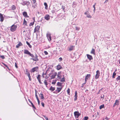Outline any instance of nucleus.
Returning a JSON list of instances; mask_svg holds the SVG:
<instances>
[{
  "mask_svg": "<svg viewBox=\"0 0 120 120\" xmlns=\"http://www.w3.org/2000/svg\"><path fill=\"white\" fill-rule=\"evenodd\" d=\"M50 70H51L50 69L49 71H50V72L49 73L48 75L50 77V79H54L55 78V76L57 75V73L54 71L51 70L50 71Z\"/></svg>",
  "mask_w": 120,
  "mask_h": 120,
  "instance_id": "obj_1",
  "label": "nucleus"
},
{
  "mask_svg": "<svg viewBox=\"0 0 120 120\" xmlns=\"http://www.w3.org/2000/svg\"><path fill=\"white\" fill-rule=\"evenodd\" d=\"M48 71H48V70H47L46 71L45 73L43 72L42 75V77L44 78L45 77V78L46 79H48L49 78V76L46 75L47 74L49 73Z\"/></svg>",
  "mask_w": 120,
  "mask_h": 120,
  "instance_id": "obj_2",
  "label": "nucleus"
},
{
  "mask_svg": "<svg viewBox=\"0 0 120 120\" xmlns=\"http://www.w3.org/2000/svg\"><path fill=\"white\" fill-rule=\"evenodd\" d=\"M17 26L15 25H13L11 27L10 30L12 32L15 31L16 29Z\"/></svg>",
  "mask_w": 120,
  "mask_h": 120,
  "instance_id": "obj_3",
  "label": "nucleus"
},
{
  "mask_svg": "<svg viewBox=\"0 0 120 120\" xmlns=\"http://www.w3.org/2000/svg\"><path fill=\"white\" fill-rule=\"evenodd\" d=\"M32 7L34 8H35L37 6V4L36 3V0H32Z\"/></svg>",
  "mask_w": 120,
  "mask_h": 120,
  "instance_id": "obj_4",
  "label": "nucleus"
},
{
  "mask_svg": "<svg viewBox=\"0 0 120 120\" xmlns=\"http://www.w3.org/2000/svg\"><path fill=\"white\" fill-rule=\"evenodd\" d=\"M40 28V26H37L34 29V33L38 32Z\"/></svg>",
  "mask_w": 120,
  "mask_h": 120,
  "instance_id": "obj_5",
  "label": "nucleus"
},
{
  "mask_svg": "<svg viewBox=\"0 0 120 120\" xmlns=\"http://www.w3.org/2000/svg\"><path fill=\"white\" fill-rule=\"evenodd\" d=\"M90 74H87L86 76H85V83L84 84H85L86 83V82L87 80H88V79L90 77Z\"/></svg>",
  "mask_w": 120,
  "mask_h": 120,
  "instance_id": "obj_6",
  "label": "nucleus"
},
{
  "mask_svg": "<svg viewBox=\"0 0 120 120\" xmlns=\"http://www.w3.org/2000/svg\"><path fill=\"white\" fill-rule=\"evenodd\" d=\"M46 36L49 41H50L51 40V34L49 33H48L46 34Z\"/></svg>",
  "mask_w": 120,
  "mask_h": 120,
  "instance_id": "obj_7",
  "label": "nucleus"
},
{
  "mask_svg": "<svg viewBox=\"0 0 120 120\" xmlns=\"http://www.w3.org/2000/svg\"><path fill=\"white\" fill-rule=\"evenodd\" d=\"M96 74L95 76V79H97L99 78L100 75V72L99 70H97L96 72Z\"/></svg>",
  "mask_w": 120,
  "mask_h": 120,
  "instance_id": "obj_8",
  "label": "nucleus"
},
{
  "mask_svg": "<svg viewBox=\"0 0 120 120\" xmlns=\"http://www.w3.org/2000/svg\"><path fill=\"white\" fill-rule=\"evenodd\" d=\"M74 114L75 117L77 118H78L80 115L78 112L76 111L74 112Z\"/></svg>",
  "mask_w": 120,
  "mask_h": 120,
  "instance_id": "obj_9",
  "label": "nucleus"
},
{
  "mask_svg": "<svg viewBox=\"0 0 120 120\" xmlns=\"http://www.w3.org/2000/svg\"><path fill=\"white\" fill-rule=\"evenodd\" d=\"M38 70V67L34 68H32L31 71V72H34L35 71H37Z\"/></svg>",
  "mask_w": 120,
  "mask_h": 120,
  "instance_id": "obj_10",
  "label": "nucleus"
},
{
  "mask_svg": "<svg viewBox=\"0 0 120 120\" xmlns=\"http://www.w3.org/2000/svg\"><path fill=\"white\" fill-rule=\"evenodd\" d=\"M62 89L61 88H57L56 90L54 92V93H57L59 92Z\"/></svg>",
  "mask_w": 120,
  "mask_h": 120,
  "instance_id": "obj_11",
  "label": "nucleus"
},
{
  "mask_svg": "<svg viewBox=\"0 0 120 120\" xmlns=\"http://www.w3.org/2000/svg\"><path fill=\"white\" fill-rule=\"evenodd\" d=\"M57 76L58 77L57 79H61L62 77L60 72H59L58 73L57 75Z\"/></svg>",
  "mask_w": 120,
  "mask_h": 120,
  "instance_id": "obj_12",
  "label": "nucleus"
},
{
  "mask_svg": "<svg viewBox=\"0 0 120 120\" xmlns=\"http://www.w3.org/2000/svg\"><path fill=\"white\" fill-rule=\"evenodd\" d=\"M22 15L25 18H29V16L28 15L27 12L26 11L23 12Z\"/></svg>",
  "mask_w": 120,
  "mask_h": 120,
  "instance_id": "obj_13",
  "label": "nucleus"
},
{
  "mask_svg": "<svg viewBox=\"0 0 120 120\" xmlns=\"http://www.w3.org/2000/svg\"><path fill=\"white\" fill-rule=\"evenodd\" d=\"M75 48V46L71 45L69 48L68 50L69 51H71L73 50Z\"/></svg>",
  "mask_w": 120,
  "mask_h": 120,
  "instance_id": "obj_14",
  "label": "nucleus"
},
{
  "mask_svg": "<svg viewBox=\"0 0 120 120\" xmlns=\"http://www.w3.org/2000/svg\"><path fill=\"white\" fill-rule=\"evenodd\" d=\"M40 78H41V75H38L37 77V79H38L40 83V84H41L42 83L41 82V81Z\"/></svg>",
  "mask_w": 120,
  "mask_h": 120,
  "instance_id": "obj_15",
  "label": "nucleus"
},
{
  "mask_svg": "<svg viewBox=\"0 0 120 120\" xmlns=\"http://www.w3.org/2000/svg\"><path fill=\"white\" fill-rule=\"evenodd\" d=\"M39 97L42 100V101H43L44 99L43 94L42 93H41L39 95Z\"/></svg>",
  "mask_w": 120,
  "mask_h": 120,
  "instance_id": "obj_16",
  "label": "nucleus"
},
{
  "mask_svg": "<svg viewBox=\"0 0 120 120\" xmlns=\"http://www.w3.org/2000/svg\"><path fill=\"white\" fill-rule=\"evenodd\" d=\"M87 57L90 60H91L93 59L92 57L89 54H87Z\"/></svg>",
  "mask_w": 120,
  "mask_h": 120,
  "instance_id": "obj_17",
  "label": "nucleus"
},
{
  "mask_svg": "<svg viewBox=\"0 0 120 120\" xmlns=\"http://www.w3.org/2000/svg\"><path fill=\"white\" fill-rule=\"evenodd\" d=\"M75 95L74 96L75 98L74 99V100L75 101L77 99V93L76 91L75 93Z\"/></svg>",
  "mask_w": 120,
  "mask_h": 120,
  "instance_id": "obj_18",
  "label": "nucleus"
},
{
  "mask_svg": "<svg viewBox=\"0 0 120 120\" xmlns=\"http://www.w3.org/2000/svg\"><path fill=\"white\" fill-rule=\"evenodd\" d=\"M0 21L2 22L3 21L4 18L3 15L0 13Z\"/></svg>",
  "mask_w": 120,
  "mask_h": 120,
  "instance_id": "obj_19",
  "label": "nucleus"
},
{
  "mask_svg": "<svg viewBox=\"0 0 120 120\" xmlns=\"http://www.w3.org/2000/svg\"><path fill=\"white\" fill-rule=\"evenodd\" d=\"M31 60H33L35 61H37L38 60V59L37 58V55H36V56L34 58H31Z\"/></svg>",
  "mask_w": 120,
  "mask_h": 120,
  "instance_id": "obj_20",
  "label": "nucleus"
},
{
  "mask_svg": "<svg viewBox=\"0 0 120 120\" xmlns=\"http://www.w3.org/2000/svg\"><path fill=\"white\" fill-rule=\"evenodd\" d=\"M45 18L46 20H48L50 19L49 16L48 15H46L45 16Z\"/></svg>",
  "mask_w": 120,
  "mask_h": 120,
  "instance_id": "obj_21",
  "label": "nucleus"
},
{
  "mask_svg": "<svg viewBox=\"0 0 120 120\" xmlns=\"http://www.w3.org/2000/svg\"><path fill=\"white\" fill-rule=\"evenodd\" d=\"M32 19L33 20V21L32 22H31V23H30L29 24V26H32L33 25L34 23V22L35 21V18L34 17H33L32 18Z\"/></svg>",
  "mask_w": 120,
  "mask_h": 120,
  "instance_id": "obj_22",
  "label": "nucleus"
},
{
  "mask_svg": "<svg viewBox=\"0 0 120 120\" xmlns=\"http://www.w3.org/2000/svg\"><path fill=\"white\" fill-rule=\"evenodd\" d=\"M30 53V52L27 50H24V53L25 54L29 55Z\"/></svg>",
  "mask_w": 120,
  "mask_h": 120,
  "instance_id": "obj_23",
  "label": "nucleus"
},
{
  "mask_svg": "<svg viewBox=\"0 0 120 120\" xmlns=\"http://www.w3.org/2000/svg\"><path fill=\"white\" fill-rule=\"evenodd\" d=\"M90 53L91 54H93L94 55H95V50L93 48L92 49V50L91 51Z\"/></svg>",
  "mask_w": 120,
  "mask_h": 120,
  "instance_id": "obj_24",
  "label": "nucleus"
},
{
  "mask_svg": "<svg viewBox=\"0 0 120 120\" xmlns=\"http://www.w3.org/2000/svg\"><path fill=\"white\" fill-rule=\"evenodd\" d=\"M55 89V88L54 87H52V86H50L49 90L51 91H54Z\"/></svg>",
  "mask_w": 120,
  "mask_h": 120,
  "instance_id": "obj_25",
  "label": "nucleus"
},
{
  "mask_svg": "<svg viewBox=\"0 0 120 120\" xmlns=\"http://www.w3.org/2000/svg\"><path fill=\"white\" fill-rule=\"evenodd\" d=\"M22 45V43L21 42H19V43L16 45V48H18L19 46H21Z\"/></svg>",
  "mask_w": 120,
  "mask_h": 120,
  "instance_id": "obj_26",
  "label": "nucleus"
},
{
  "mask_svg": "<svg viewBox=\"0 0 120 120\" xmlns=\"http://www.w3.org/2000/svg\"><path fill=\"white\" fill-rule=\"evenodd\" d=\"M63 77H62V78L61 79V80L60 81L62 82H64L65 81V79L64 78V75H63Z\"/></svg>",
  "mask_w": 120,
  "mask_h": 120,
  "instance_id": "obj_27",
  "label": "nucleus"
},
{
  "mask_svg": "<svg viewBox=\"0 0 120 120\" xmlns=\"http://www.w3.org/2000/svg\"><path fill=\"white\" fill-rule=\"evenodd\" d=\"M61 68V67L60 65H58L56 66V69L58 70H59Z\"/></svg>",
  "mask_w": 120,
  "mask_h": 120,
  "instance_id": "obj_28",
  "label": "nucleus"
},
{
  "mask_svg": "<svg viewBox=\"0 0 120 120\" xmlns=\"http://www.w3.org/2000/svg\"><path fill=\"white\" fill-rule=\"evenodd\" d=\"M27 1H23L22 3H21V4L23 5H25L27 4Z\"/></svg>",
  "mask_w": 120,
  "mask_h": 120,
  "instance_id": "obj_29",
  "label": "nucleus"
},
{
  "mask_svg": "<svg viewBox=\"0 0 120 120\" xmlns=\"http://www.w3.org/2000/svg\"><path fill=\"white\" fill-rule=\"evenodd\" d=\"M27 22L25 20V19H24L23 20V24L24 25H27Z\"/></svg>",
  "mask_w": 120,
  "mask_h": 120,
  "instance_id": "obj_30",
  "label": "nucleus"
},
{
  "mask_svg": "<svg viewBox=\"0 0 120 120\" xmlns=\"http://www.w3.org/2000/svg\"><path fill=\"white\" fill-rule=\"evenodd\" d=\"M59 10V9H58V10H57V9H55L54 10H52L51 11V12L52 13H54L56 11L57 12Z\"/></svg>",
  "mask_w": 120,
  "mask_h": 120,
  "instance_id": "obj_31",
  "label": "nucleus"
},
{
  "mask_svg": "<svg viewBox=\"0 0 120 120\" xmlns=\"http://www.w3.org/2000/svg\"><path fill=\"white\" fill-rule=\"evenodd\" d=\"M11 8L12 10H15L16 9V7L14 5H13L11 6Z\"/></svg>",
  "mask_w": 120,
  "mask_h": 120,
  "instance_id": "obj_32",
  "label": "nucleus"
},
{
  "mask_svg": "<svg viewBox=\"0 0 120 120\" xmlns=\"http://www.w3.org/2000/svg\"><path fill=\"white\" fill-rule=\"evenodd\" d=\"M44 5L45 6V9H47L48 8V5L46 3H44Z\"/></svg>",
  "mask_w": 120,
  "mask_h": 120,
  "instance_id": "obj_33",
  "label": "nucleus"
},
{
  "mask_svg": "<svg viewBox=\"0 0 120 120\" xmlns=\"http://www.w3.org/2000/svg\"><path fill=\"white\" fill-rule=\"evenodd\" d=\"M116 73L115 72V71L113 73L112 75V77L113 78H115V76L116 75Z\"/></svg>",
  "mask_w": 120,
  "mask_h": 120,
  "instance_id": "obj_34",
  "label": "nucleus"
},
{
  "mask_svg": "<svg viewBox=\"0 0 120 120\" xmlns=\"http://www.w3.org/2000/svg\"><path fill=\"white\" fill-rule=\"evenodd\" d=\"M44 83L45 85L47 86V85H48V83L47 81L46 80H45L44 81Z\"/></svg>",
  "mask_w": 120,
  "mask_h": 120,
  "instance_id": "obj_35",
  "label": "nucleus"
},
{
  "mask_svg": "<svg viewBox=\"0 0 120 120\" xmlns=\"http://www.w3.org/2000/svg\"><path fill=\"white\" fill-rule=\"evenodd\" d=\"M76 30V31H79L80 29V28L79 27L76 26L75 27Z\"/></svg>",
  "mask_w": 120,
  "mask_h": 120,
  "instance_id": "obj_36",
  "label": "nucleus"
},
{
  "mask_svg": "<svg viewBox=\"0 0 120 120\" xmlns=\"http://www.w3.org/2000/svg\"><path fill=\"white\" fill-rule=\"evenodd\" d=\"M26 42L27 44L28 45L29 47L30 48H31L32 46L27 41H26Z\"/></svg>",
  "mask_w": 120,
  "mask_h": 120,
  "instance_id": "obj_37",
  "label": "nucleus"
},
{
  "mask_svg": "<svg viewBox=\"0 0 120 120\" xmlns=\"http://www.w3.org/2000/svg\"><path fill=\"white\" fill-rule=\"evenodd\" d=\"M57 85L59 86H61L62 85V83L60 82H58L57 83Z\"/></svg>",
  "mask_w": 120,
  "mask_h": 120,
  "instance_id": "obj_38",
  "label": "nucleus"
},
{
  "mask_svg": "<svg viewBox=\"0 0 120 120\" xmlns=\"http://www.w3.org/2000/svg\"><path fill=\"white\" fill-rule=\"evenodd\" d=\"M104 105L103 104L101 105L100 106V109H101L102 108H103L104 107Z\"/></svg>",
  "mask_w": 120,
  "mask_h": 120,
  "instance_id": "obj_39",
  "label": "nucleus"
},
{
  "mask_svg": "<svg viewBox=\"0 0 120 120\" xmlns=\"http://www.w3.org/2000/svg\"><path fill=\"white\" fill-rule=\"evenodd\" d=\"M35 96H36V98L37 100L39 99L38 96L37 95V92L36 91H35Z\"/></svg>",
  "mask_w": 120,
  "mask_h": 120,
  "instance_id": "obj_40",
  "label": "nucleus"
},
{
  "mask_svg": "<svg viewBox=\"0 0 120 120\" xmlns=\"http://www.w3.org/2000/svg\"><path fill=\"white\" fill-rule=\"evenodd\" d=\"M70 90L69 88H68V90H67V93L69 95L70 94Z\"/></svg>",
  "mask_w": 120,
  "mask_h": 120,
  "instance_id": "obj_41",
  "label": "nucleus"
},
{
  "mask_svg": "<svg viewBox=\"0 0 120 120\" xmlns=\"http://www.w3.org/2000/svg\"><path fill=\"white\" fill-rule=\"evenodd\" d=\"M115 102L116 103V105H118L119 104V101L118 100H116L115 101Z\"/></svg>",
  "mask_w": 120,
  "mask_h": 120,
  "instance_id": "obj_42",
  "label": "nucleus"
},
{
  "mask_svg": "<svg viewBox=\"0 0 120 120\" xmlns=\"http://www.w3.org/2000/svg\"><path fill=\"white\" fill-rule=\"evenodd\" d=\"M86 17H87L89 18H91L92 17L89 14H87L86 16Z\"/></svg>",
  "mask_w": 120,
  "mask_h": 120,
  "instance_id": "obj_43",
  "label": "nucleus"
},
{
  "mask_svg": "<svg viewBox=\"0 0 120 120\" xmlns=\"http://www.w3.org/2000/svg\"><path fill=\"white\" fill-rule=\"evenodd\" d=\"M120 80V76H119L118 77L116 78V80L117 81H118Z\"/></svg>",
  "mask_w": 120,
  "mask_h": 120,
  "instance_id": "obj_44",
  "label": "nucleus"
},
{
  "mask_svg": "<svg viewBox=\"0 0 120 120\" xmlns=\"http://www.w3.org/2000/svg\"><path fill=\"white\" fill-rule=\"evenodd\" d=\"M88 117L86 116L83 119V120H87L88 119Z\"/></svg>",
  "mask_w": 120,
  "mask_h": 120,
  "instance_id": "obj_45",
  "label": "nucleus"
},
{
  "mask_svg": "<svg viewBox=\"0 0 120 120\" xmlns=\"http://www.w3.org/2000/svg\"><path fill=\"white\" fill-rule=\"evenodd\" d=\"M29 55L32 57H34V55L31 53H30Z\"/></svg>",
  "mask_w": 120,
  "mask_h": 120,
  "instance_id": "obj_46",
  "label": "nucleus"
},
{
  "mask_svg": "<svg viewBox=\"0 0 120 120\" xmlns=\"http://www.w3.org/2000/svg\"><path fill=\"white\" fill-rule=\"evenodd\" d=\"M26 74L27 75L30 74L29 72L27 71V70H26Z\"/></svg>",
  "mask_w": 120,
  "mask_h": 120,
  "instance_id": "obj_47",
  "label": "nucleus"
},
{
  "mask_svg": "<svg viewBox=\"0 0 120 120\" xmlns=\"http://www.w3.org/2000/svg\"><path fill=\"white\" fill-rule=\"evenodd\" d=\"M0 57H1L2 59H4L5 58V57L3 55L1 56L0 55Z\"/></svg>",
  "mask_w": 120,
  "mask_h": 120,
  "instance_id": "obj_48",
  "label": "nucleus"
},
{
  "mask_svg": "<svg viewBox=\"0 0 120 120\" xmlns=\"http://www.w3.org/2000/svg\"><path fill=\"white\" fill-rule=\"evenodd\" d=\"M28 77L29 78V79L30 81L31 80V79H30V74L27 75Z\"/></svg>",
  "mask_w": 120,
  "mask_h": 120,
  "instance_id": "obj_49",
  "label": "nucleus"
},
{
  "mask_svg": "<svg viewBox=\"0 0 120 120\" xmlns=\"http://www.w3.org/2000/svg\"><path fill=\"white\" fill-rule=\"evenodd\" d=\"M44 53L45 55H47L48 54V52L46 51H44Z\"/></svg>",
  "mask_w": 120,
  "mask_h": 120,
  "instance_id": "obj_50",
  "label": "nucleus"
},
{
  "mask_svg": "<svg viewBox=\"0 0 120 120\" xmlns=\"http://www.w3.org/2000/svg\"><path fill=\"white\" fill-rule=\"evenodd\" d=\"M59 61L60 62L62 60V59L61 57H60L59 58Z\"/></svg>",
  "mask_w": 120,
  "mask_h": 120,
  "instance_id": "obj_51",
  "label": "nucleus"
},
{
  "mask_svg": "<svg viewBox=\"0 0 120 120\" xmlns=\"http://www.w3.org/2000/svg\"><path fill=\"white\" fill-rule=\"evenodd\" d=\"M38 101V104L39 105L40 104V101H39V99H38L37 100Z\"/></svg>",
  "mask_w": 120,
  "mask_h": 120,
  "instance_id": "obj_52",
  "label": "nucleus"
},
{
  "mask_svg": "<svg viewBox=\"0 0 120 120\" xmlns=\"http://www.w3.org/2000/svg\"><path fill=\"white\" fill-rule=\"evenodd\" d=\"M43 116L45 118V119L46 120H48V118L47 117H46L45 116L43 115Z\"/></svg>",
  "mask_w": 120,
  "mask_h": 120,
  "instance_id": "obj_53",
  "label": "nucleus"
},
{
  "mask_svg": "<svg viewBox=\"0 0 120 120\" xmlns=\"http://www.w3.org/2000/svg\"><path fill=\"white\" fill-rule=\"evenodd\" d=\"M41 104L42 106L43 107H44V103L43 102H41Z\"/></svg>",
  "mask_w": 120,
  "mask_h": 120,
  "instance_id": "obj_54",
  "label": "nucleus"
},
{
  "mask_svg": "<svg viewBox=\"0 0 120 120\" xmlns=\"http://www.w3.org/2000/svg\"><path fill=\"white\" fill-rule=\"evenodd\" d=\"M31 105H32V107L33 108H34L35 109V107H34V105H33V103H32V104H31Z\"/></svg>",
  "mask_w": 120,
  "mask_h": 120,
  "instance_id": "obj_55",
  "label": "nucleus"
},
{
  "mask_svg": "<svg viewBox=\"0 0 120 120\" xmlns=\"http://www.w3.org/2000/svg\"><path fill=\"white\" fill-rule=\"evenodd\" d=\"M56 83V82L55 81H53L52 82V84H55Z\"/></svg>",
  "mask_w": 120,
  "mask_h": 120,
  "instance_id": "obj_56",
  "label": "nucleus"
},
{
  "mask_svg": "<svg viewBox=\"0 0 120 120\" xmlns=\"http://www.w3.org/2000/svg\"><path fill=\"white\" fill-rule=\"evenodd\" d=\"M104 95H101V98H102V100H103L104 99Z\"/></svg>",
  "mask_w": 120,
  "mask_h": 120,
  "instance_id": "obj_57",
  "label": "nucleus"
},
{
  "mask_svg": "<svg viewBox=\"0 0 120 120\" xmlns=\"http://www.w3.org/2000/svg\"><path fill=\"white\" fill-rule=\"evenodd\" d=\"M65 7L63 5L62 6V8L63 9V10H64L65 9Z\"/></svg>",
  "mask_w": 120,
  "mask_h": 120,
  "instance_id": "obj_58",
  "label": "nucleus"
},
{
  "mask_svg": "<svg viewBox=\"0 0 120 120\" xmlns=\"http://www.w3.org/2000/svg\"><path fill=\"white\" fill-rule=\"evenodd\" d=\"M88 11H87L85 12L84 13V14H85L86 15H87V14H88Z\"/></svg>",
  "mask_w": 120,
  "mask_h": 120,
  "instance_id": "obj_59",
  "label": "nucleus"
},
{
  "mask_svg": "<svg viewBox=\"0 0 120 120\" xmlns=\"http://www.w3.org/2000/svg\"><path fill=\"white\" fill-rule=\"evenodd\" d=\"M15 67L16 68H18L17 66L16 63H15Z\"/></svg>",
  "mask_w": 120,
  "mask_h": 120,
  "instance_id": "obj_60",
  "label": "nucleus"
},
{
  "mask_svg": "<svg viewBox=\"0 0 120 120\" xmlns=\"http://www.w3.org/2000/svg\"><path fill=\"white\" fill-rule=\"evenodd\" d=\"M116 105V103L115 102V103L114 104L113 107H114Z\"/></svg>",
  "mask_w": 120,
  "mask_h": 120,
  "instance_id": "obj_61",
  "label": "nucleus"
},
{
  "mask_svg": "<svg viewBox=\"0 0 120 120\" xmlns=\"http://www.w3.org/2000/svg\"><path fill=\"white\" fill-rule=\"evenodd\" d=\"M96 5V4L95 3L94 5L93 6V7L94 8H95V6Z\"/></svg>",
  "mask_w": 120,
  "mask_h": 120,
  "instance_id": "obj_62",
  "label": "nucleus"
},
{
  "mask_svg": "<svg viewBox=\"0 0 120 120\" xmlns=\"http://www.w3.org/2000/svg\"><path fill=\"white\" fill-rule=\"evenodd\" d=\"M27 3H28L29 4H30V2H29L28 1H27Z\"/></svg>",
  "mask_w": 120,
  "mask_h": 120,
  "instance_id": "obj_63",
  "label": "nucleus"
},
{
  "mask_svg": "<svg viewBox=\"0 0 120 120\" xmlns=\"http://www.w3.org/2000/svg\"><path fill=\"white\" fill-rule=\"evenodd\" d=\"M95 8H94V11H94V12H95Z\"/></svg>",
  "mask_w": 120,
  "mask_h": 120,
  "instance_id": "obj_64",
  "label": "nucleus"
}]
</instances>
